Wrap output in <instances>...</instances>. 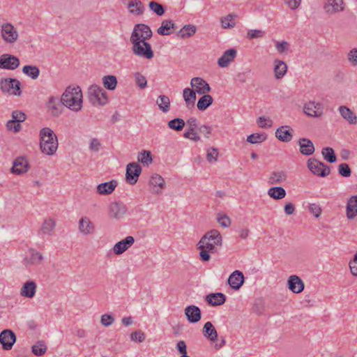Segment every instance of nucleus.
<instances>
[{"instance_id": "39448f33", "label": "nucleus", "mask_w": 357, "mask_h": 357, "mask_svg": "<svg viewBox=\"0 0 357 357\" xmlns=\"http://www.w3.org/2000/svg\"><path fill=\"white\" fill-rule=\"evenodd\" d=\"M130 43L132 44V51L134 54L147 60L153 58L154 53L150 43L146 41H132Z\"/></svg>"}, {"instance_id": "49530a36", "label": "nucleus", "mask_w": 357, "mask_h": 357, "mask_svg": "<svg viewBox=\"0 0 357 357\" xmlns=\"http://www.w3.org/2000/svg\"><path fill=\"white\" fill-rule=\"evenodd\" d=\"M236 15L234 14H229L225 17H222L220 19L221 26L223 29H231L234 28L236 25L234 18Z\"/></svg>"}, {"instance_id": "5701e85b", "label": "nucleus", "mask_w": 357, "mask_h": 357, "mask_svg": "<svg viewBox=\"0 0 357 357\" xmlns=\"http://www.w3.org/2000/svg\"><path fill=\"white\" fill-rule=\"evenodd\" d=\"M298 145L301 154L309 156L314 153L315 148L313 142L307 138H301L298 139Z\"/></svg>"}, {"instance_id": "ddd939ff", "label": "nucleus", "mask_w": 357, "mask_h": 357, "mask_svg": "<svg viewBox=\"0 0 357 357\" xmlns=\"http://www.w3.org/2000/svg\"><path fill=\"white\" fill-rule=\"evenodd\" d=\"M16 341L15 334L9 329H5L0 333V343L4 350H10Z\"/></svg>"}, {"instance_id": "a211bd4d", "label": "nucleus", "mask_w": 357, "mask_h": 357, "mask_svg": "<svg viewBox=\"0 0 357 357\" xmlns=\"http://www.w3.org/2000/svg\"><path fill=\"white\" fill-rule=\"evenodd\" d=\"M245 278L243 273L236 270L229 276L228 284L232 289L238 290L244 283Z\"/></svg>"}, {"instance_id": "7ed1b4c3", "label": "nucleus", "mask_w": 357, "mask_h": 357, "mask_svg": "<svg viewBox=\"0 0 357 357\" xmlns=\"http://www.w3.org/2000/svg\"><path fill=\"white\" fill-rule=\"evenodd\" d=\"M39 135L41 152L47 155H53L59 146L58 139L54 131L50 128H43Z\"/></svg>"}, {"instance_id": "774afa93", "label": "nucleus", "mask_w": 357, "mask_h": 357, "mask_svg": "<svg viewBox=\"0 0 357 357\" xmlns=\"http://www.w3.org/2000/svg\"><path fill=\"white\" fill-rule=\"evenodd\" d=\"M114 321V317L109 314H104L101 316L100 322L104 326H109Z\"/></svg>"}, {"instance_id": "4d7b16f0", "label": "nucleus", "mask_w": 357, "mask_h": 357, "mask_svg": "<svg viewBox=\"0 0 357 357\" xmlns=\"http://www.w3.org/2000/svg\"><path fill=\"white\" fill-rule=\"evenodd\" d=\"M218 156V149L215 148H209L207 149L206 159L210 163H214L217 161Z\"/></svg>"}, {"instance_id": "0e129e2a", "label": "nucleus", "mask_w": 357, "mask_h": 357, "mask_svg": "<svg viewBox=\"0 0 357 357\" xmlns=\"http://www.w3.org/2000/svg\"><path fill=\"white\" fill-rule=\"evenodd\" d=\"M6 127L8 130H13L15 132H19L22 128L20 123L13 119L7 122Z\"/></svg>"}, {"instance_id": "412c9836", "label": "nucleus", "mask_w": 357, "mask_h": 357, "mask_svg": "<svg viewBox=\"0 0 357 357\" xmlns=\"http://www.w3.org/2000/svg\"><path fill=\"white\" fill-rule=\"evenodd\" d=\"M78 229L84 236L92 235L95 232V226L88 217H82L79 219Z\"/></svg>"}, {"instance_id": "cd10ccee", "label": "nucleus", "mask_w": 357, "mask_h": 357, "mask_svg": "<svg viewBox=\"0 0 357 357\" xmlns=\"http://www.w3.org/2000/svg\"><path fill=\"white\" fill-rule=\"evenodd\" d=\"M346 215L349 220H353L357 216V195L351 196L347 204Z\"/></svg>"}, {"instance_id": "b1692460", "label": "nucleus", "mask_w": 357, "mask_h": 357, "mask_svg": "<svg viewBox=\"0 0 357 357\" xmlns=\"http://www.w3.org/2000/svg\"><path fill=\"white\" fill-rule=\"evenodd\" d=\"M43 255L40 252L34 249H31L29 255L24 259V264L26 266L38 265L43 261Z\"/></svg>"}, {"instance_id": "8fccbe9b", "label": "nucleus", "mask_w": 357, "mask_h": 357, "mask_svg": "<svg viewBox=\"0 0 357 357\" xmlns=\"http://www.w3.org/2000/svg\"><path fill=\"white\" fill-rule=\"evenodd\" d=\"M265 133H254L247 137V142L250 144H258L264 142L266 139Z\"/></svg>"}, {"instance_id": "052dcab7", "label": "nucleus", "mask_w": 357, "mask_h": 357, "mask_svg": "<svg viewBox=\"0 0 357 357\" xmlns=\"http://www.w3.org/2000/svg\"><path fill=\"white\" fill-rule=\"evenodd\" d=\"M138 160L143 164L149 165L152 161L151 152L149 151H144L138 155Z\"/></svg>"}, {"instance_id": "c9c22d12", "label": "nucleus", "mask_w": 357, "mask_h": 357, "mask_svg": "<svg viewBox=\"0 0 357 357\" xmlns=\"http://www.w3.org/2000/svg\"><path fill=\"white\" fill-rule=\"evenodd\" d=\"M273 70L275 78L280 79L286 74L287 66L284 61L276 59L274 61Z\"/></svg>"}, {"instance_id": "72a5a7b5", "label": "nucleus", "mask_w": 357, "mask_h": 357, "mask_svg": "<svg viewBox=\"0 0 357 357\" xmlns=\"http://www.w3.org/2000/svg\"><path fill=\"white\" fill-rule=\"evenodd\" d=\"M204 336L211 340L215 342L218 338V333L211 322H206L203 327Z\"/></svg>"}, {"instance_id": "a18cd8bd", "label": "nucleus", "mask_w": 357, "mask_h": 357, "mask_svg": "<svg viewBox=\"0 0 357 357\" xmlns=\"http://www.w3.org/2000/svg\"><path fill=\"white\" fill-rule=\"evenodd\" d=\"M287 179V174L284 171L273 172L269 178L271 184L281 183Z\"/></svg>"}, {"instance_id": "f8f14e48", "label": "nucleus", "mask_w": 357, "mask_h": 357, "mask_svg": "<svg viewBox=\"0 0 357 357\" xmlns=\"http://www.w3.org/2000/svg\"><path fill=\"white\" fill-rule=\"evenodd\" d=\"M141 172L142 168L139 164L136 162L129 163L126 167L127 181L131 185L136 183Z\"/></svg>"}, {"instance_id": "09e8293b", "label": "nucleus", "mask_w": 357, "mask_h": 357, "mask_svg": "<svg viewBox=\"0 0 357 357\" xmlns=\"http://www.w3.org/2000/svg\"><path fill=\"white\" fill-rule=\"evenodd\" d=\"M185 125V122L183 119L180 118H175L172 120H170L168 122V127L176 131H181L183 130Z\"/></svg>"}, {"instance_id": "aec40b11", "label": "nucleus", "mask_w": 357, "mask_h": 357, "mask_svg": "<svg viewBox=\"0 0 357 357\" xmlns=\"http://www.w3.org/2000/svg\"><path fill=\"white\" fill-rule=\"evenodd\" d=\"M61 98L56 96L49 98L47 102V107L53 116H59L62 113V105Z\"/></svg>"}, {"instance_id": "c03bdc74", "label": "nucleus", "mask_w": 357, "mask_h": 357, "mask_svg": "<svg viewBox=\"0 0 357 357\" xmlns=\"http://www.w3.org/2000/svg\"><path fill=\"white\" fill-rule=\"evenodd\" d=\"M102 84L108 90L113 91L117 85L116 77L114 75H106L102 77Z\"/></svg>"}, {"instance_id": "a878e982", "label": "nucleus", "mask_w": 357, "mask_h": 357, "mask_svg": "<svg viewBox=\"0 0 357 357\" xmlns=\"http://www.w3.org/2000/svg\"><path fill=\"white\" fill-rule=\"evenodd\" d=\"M236 53V50L234 48L226 50L218 60L219 66L221 68L227 67L234 60Z\"/></svg>"}, {"instance_id": "e2e57ef3", "label": "nucleus", "mask_w": 357, "mask_h": 357, "mask_svg": "<svg viewBox=\"0 0 357 357\" xmlns=\"http://www.w3.org/2000/svg\"><path fill=\"white\" fill-rule=\"evenodd\" d=\"M275 49L280 54L285 53L289 48V44L285 41H275Z\"/></svg>"}, {"instance_id": "9b49d317", "label": "nucleus", "mask_w": 357, "mask_h": 357, "mask_svg": "<svg viewBox=\"0 0 357 357\" xmlns=\"http://www.w3.org/2000/svg\"><path fill=\"white\" fill-rule=\"evenodd\" d=\"M304 113L311 117H319L324 112V106L321 102L310 101L304 105Z\"/></svg>"}, {"instance_id": "ea45409f", "label": "nucleus", "mask_w": 357, "mask_h": 357, "mask_svg": "<svg viewBox=\"0 0 357 357\" xmlns=\"http://www.w3.org/2000/svg\"><path fill=\"white\" fill-rule=\"evenodd\" d=\"M213 99L211 96L205 93L202 94V96L199 99L197 107L201 111H204L211 105H212Z\"/></svg>"}, {"instance_id": "0eeeda50", "label": "nucleus", "mask_w": 357, "mask_h": 357, "mask_svg": "<svg viewBox=\"0 0 357 357\" xmlns=\"http://www.w3.org/2000/svg\"><path fill=\"white\" fill-rule=\"evenodd\" d=\"M1 36L6 43L13 44L17 40L19 33L12 24L6 22L1 26Z\"/></svg>"}, {"instance_id": "473e14b6", "label": "nucleus", "mask_w": 357, "mask_h": 357, "mask_svg": "<svg viewBox=\"0 0 357 357\" xmlns=\"http://www.w3.org/2000/svg\"><path fill=\"white\" fill-rule=\"evenodd\" d=\"M116 186L117 182L114 180L102 183L97 186V192L100 195H109L114 190Z\"/></svg>"}, {"instance_id": "69168bd1", "label": "nucleus", "mask_w": 357, "mask_h": 357, "mask_svg": "<svg viewBox=\"0 0 357 357\" xmlns=\"http://www.w3.org/2000/svg\"><path fill=\"white\" fill-rule=\"evenodd\" d=\"M130 339L133 342H142L145 340V334L141 331H135L131 333Z\"/></svg>"}, {"instance_id": "f257e3e1", "label": "nucleus", "mask_w": 357, "mask_h": 357, "mask_svg": "<svg viewBox=\"0 0 357 357\" xmlns=\"http://www.w3.org/2000/svg\"><path fill=\"white\" fill-rule=\"evenodd\" d=\"M222 241V236L218 230L212 229L206 232L197 243V248L200 250L201 259L208 261L211 259L210 253L215 252V247L220 246Z\"/></svg>"}, {"instance_id": "bb28decb", "label": "nucleus", "mask_w": 357, "mask_h": 357, "mask_svg": "<svg viewBox=\"0 0 357 357\" xmlns=\"http://www.w3.org/2000/svg\"><path fill=\"white\" fill-rule=\"evenodd\" d=\"M292 129L288 126H282L275 131V137L281 142H289L292 139Z\"/></svg>"}, {"instance_id": "de8ad7c7", "label": "nucleus", "mask_w": 357, "mask_h": 357, "mask_svg": "<svg viewBox=\"0 0 357 357\" xmlns=\"http://www.w3.org/2000/svg\"><path fill=\"white\" fill-rule=\"evenodd\" d=\"M156 104L163 112H167L169 110L170 100L169 97L165 95L159 96Z\"/></svg>"}, {"instance_id": "5fc2aeb1", "label": "nucleus", "mask_w": 357, "mask_h": 357, "mask_svg": "<svg viewBox=\"0 0 357 357\" xmlns=\"http://www.w3.org/2000/svg\"><path fill=\"white\" fill-rule=\"evenodd\" d=\"M149 6L150 9L158 16H162L165 13L163 6L156 1H151Z\"/></svg>"}, {"instance_id": "e433bc0d", "label": "nucleus", "mask_w": 357, "mask_h": 357, "mask_svg": "<svg viewBox=\"0 0 357 357\" xmlns=\"http://www.w3.org/2000/svg\"><path fill=\"white\" fill-rule=\"evenodd\" d=\"M174 29V23L172 20H163L157 32L161 36L170 35Z\"/></svg>"}, {"instance_id": "423d86ee", "label": "nucleus", "mask_w": 357, "mask_h": 357, "mask_svg": "<svg viewBox=\"0 0 357 357\" xmlns=\"http://www.w3.org/2000/svg\"><path fill=\"white\" fill-rule=\"evenodd\" d=\"M152 36V31L150 27L144 24H137L134 26L131 33L130 42L146 41Z\"/></svg>"}, {"instance_id": "603ef678", "label": "nucleus", "mask_w": 357, "mask_h": 357, "mask_svg": "<svg viewBox=\"0 0 357 357\" xmlns=\"http://www.w3.org/2000/svg\"><path fill=\"white\" fill-rule=\"evenodd\" d=\"M32 352L36 356H42L47 351V346L43 341H38L36 344L32 346Z\"/></svg>"}, {"instance_id": "680f3d73", "label": "nucleus", "mask_w": 357, "mask_h": 357, "mask_svg": "<svg viewBox=\"0 0 357 357\" xmlns=\"http://www.w3.org/2000/svg\"><path fill=\"white\" fill-rule=\"evenodd\" d=\"M347 60L353 67H357V48H353L348 52Z\"/></svg>"}, {"instance_id": "6e6552de", "label": "nucleus", "mask_w": 357, "mask_h": 357, "mask_svg": "<svg viewBox=\"0 0 357 357\" xmlns=\"http://www.w3.org/2000/svg\"><path fill=\"white\" fill-rule=\"evenodd\" d=\"M21 84L16 79L7 78L0 82V87L3 92L8 93L10 95L20 96Z\"/></svg>"}, {"instance_id": "37998d69", "label": "nucleus", "mask_w": 357, "mask_h": 357, "mask_svg": "<svg viewBox=\"0 0 357 357\" xmlns=\"http://www.w3.org/2000/svg\"><path fill=\"white\" fill-rule=\"evenodd\" d=\"M22 72L33 79H36L40 75V70L36 66H24Z\"/></svg>"}, {"instance_id": "13d9d810", "label": "nucleus", "mask_w": 357, "mask_h": 357, "mask_svg": "<svg viewBox=\"0 0 357 357\" xmlns=\"http://www.w3.org/2000/svg\"><path fill=\"white\" fill-rule=\"evenodd\" d=\"M134 77H135L137 85L140 89H144L147 86V80H146V77L142 74L137 72V73H135Z\"/></svg>"}, {"instance_id": "1a4fd4ad", "label": "nucleus", "mask_w": 357, "mask_h": 357, "mask_svg": "<svg viewBox=\"0 0 357 357\" xmlns=\"http://www.w3.org/2000/svg\"><path fill=\"white\" fill-rule=\"evenodd\" d=\"M307 167L312 174L321 177L328 176L331 172L329 167L323 162L312 158L307 160Z\"/></svg>"}, {"instance_id": "a19ab883", "label": "nucleus", "mask_w": 357, "mask_h": 357, "mask_svg": "<svg viewBox=\"0 0 357 357\" xmlns=\"http://www.w3.org/2000/svg\"><path fill=\"white\" fill-rule=\"evenodd\" d=\"M268 195L274 199H282L286 196V191L282 187H272L268 189Z\"/></svg>"}, {"instance_id": "79ce46f5", "label": "nucleus", "mask_w": 357, "mask_h": 357, "mask_svg": "<svg viewBox=\"0 0 357 357\" xmlns=\"http://www.w3.org/2000/svg\"><path fill=\"white\" fill-rule=\"evenodd\" d=\"M125 212L124 206L119 203H112L109 206V213L112 218H118Z\"/></svg>"}, {"instance_id": "2f4dec72", "label": "nucleus", "mask_w": 357, "mask_h": 357, "mask_svg": "<svg viewBox=\"0 0 357 357\" xmlns=\"http://www.w3.org/2000/svg\"><path fill=\"white\" fill-rule=\"evenodd\" d=\"M183 98L188 108H192L196 100V93L192 89L185 88L183 91Z\"/></svg>"}, {"instance_id": "3c124183", "label": "nucleus", "mask_w": 357, "mask_h": 357, "mask_svg": "<svg viewBox=\"0 0 357 357\" xmlns=\"http://www.w3.org/2000/svg\"><path fill=\"white\" fill-rule=\"evenodd\" d=\"M321 153L323 155L324 158L328 162L333 163L336 161V155L334 153V151L332 148L326 147L324 148L321 151Z\"/></svg>"}, {"instance_id": "f704fd0d", "label": "nucleus", "mask_w": 357, "mask_h": 357, "mask_svg": "<svg viewBox=\"0 0 357 357\" xmlns=\"http://www.w3.org/2000/svg\"><path fill=\"white\" fill-rule=\"evenodd\" d=\"M129 12L135 15H140L144 13V6L140 0H131L128 3Z\"/></svg>"}, {"instance_id": "864d4df0", "label": "nucleus", "mask_w": 357, "mask_h": 357, "mask_svg": "<svg viewBox=\"0 0 357 357\" xmlns=\"http://www.w3.org/2000/svg\"><path fill=\"white\" fill-rule=\"evenodd\" d=\"M89 148L91 151L97 153L102 149V145L98 138L93 137L89 141Z\"/></svg>"}, {"instance_id": "338daca9", "label": "nucleus", "mask_w": 357, "mask_h": 357, "mask_svg": "<svg viewBox=\"0 0 357 357\" xmlns=\"http://www.w3.org/2000/svg\"><path fill=\"white\" fill-rule=\"evenodd\" d=\"M339 174L344 177H349L351 175V169L346 163H342L338 167Z\"/></svg>"}, {"instance_id": "c756f323", "label": "nucleus", "mask_w": 357, "mask_h": 357, "mask_svg": "<svg viewBox=\"0 0 357 357\" xmlns=\"http://www.w3.org/2000/svg\"><path fill=\"white\" fill-rule=\"evenodd\" d=\"M338 111L342 117L350 124L357 123L356 115L347 106H340Z\"/></svg>"}, {"instance_id": "9d476101", "label": "nucleus", "mask_w": 357, "mask_h": 357, "mask_svg": "<svg viewBox=\"0 0 357 357\" xmlns=\"http://www.w3.org/2000/svg\"><path fill=\"white\" fill-rule=\"evenodd\" d=\"M190 86L195 91V93L199 95L208 93L211 91V87L206 80L199 77H195L191 79Z\"/></svg>"}, {"instance_id": "c85d7f7f", "label": "nucleus", "mask_w": 357, "mask_h": 357, "mask_svg": "<svg viewBox=\"0 0 357 357\" xmlns=\"http://www.w3.org/2000/svg\"><path fill=\"white\" fill-rule=\"evenodd\" d=\"M150 185L152 188V192L159 194L161 192L162 189L165 188V182L161 176L153 174L150 178Z\"/></svg>"}, {"instance_id": "393cba45", "label": "nucleus", "mask_w": 357, "mask_h": 357, "mask_svg": "<svg viewBox=\"0 0 357 357\" xmlns=\"http://www.w3.org/2000/svg\"><path fill=\"white\" fill-rule=\"evenodd\" d=\"M185 314L190 323H197L201 319V310L196 305H189L185 309Z\"/></svg>"}, {"instance_id": "7c9ffc66", "label": "nucleus", "mask_w": 357, "mask_h": 357, "mask_svg": "<svg viewBox=\"0 0 357 357\" xmlns=\"http://www.w3.org/2000/svg\"><path fill=\"white\" fill-rule=\"evenodd\" d=\"M206 301L212 306L220 305L226 301V296L222 293H211L206 296Z\"/></svg>"}, {"instance_id": "20e7f679", "label": "nucleus", "mask_w": 357, "mask_h": 357, "mask_svg": "<svg viewBox=\"0 0 357 357\" xmlns=\"http://www.w3.org/2000/svg\"><path fill=\"white\" fill-rule=\"evenodd\" d=\"M88 97L93 106H103L108 102L107 93L97 84L89 87Z\"/></svg>"}, {"instance_id": "f3484780", "label": "nucleus", "mask_w": 357, "mask_h": 357, "mask_svg": "<svg viewBox=\"0 0 357 357\" xmlns=\"http://www.w3.org/2000/svg\"><path fill=\"white\" fill-rule=\"evenodd\" d=\"M36 289L37 284L36 282L33 280H27L22 284L20 290V294L24 298L31 299L36 295Z\"/></svg>"}, {"instance_id": "dca6fc26", "label": "nucleus", "mask_w": 357, "mask_h": 357, "mask_svg": "<svg viewBox=\"0 0 357 357\" xmlns=\"http://www.w3.org/2000/svg\"><path fill=\"white\" fill-rule=\"evenodd\" d=\"M134 243V238L132 236H128L124 239L115 243L112 248V251L115 255H120L130 248Z\"/></svg>"}, {"instance_id": "58836bf2", "label": "nucleus", "mask_w": 357, "mask_h": 357, "mask_svg": "<svg viewBox=\"0 0 357 357\" xmlns=\"http://www.w3.org/2000/svg\"><path fill=\"white\" fill-rule=\"evenodd\" d=\"M55 227V221L52 218L45 219L40 227L39 234L50 235Z\"/></svg>"}, {"instance_id": "4be33fe9", "label": "nucleus", "mask_w": 357, "mask_h": 357, "mask_svg": "<svg viewBox=\"0 0 357 357\" xmlns=\"http://www.w3.org/2000/svg\"><path fill=\"white\" fill-rule=\"evenodd\" d=\"M325 11L329 14L342 12L344 10L343 0H326L324 6Z\"/></svg>"}, {"instance_id": "6e6d98bb", "label": "nucleus", "mask_w": 357, "mask_h": 357, "mask_svg": "<svg viewBox=\"0 0 357 357\" xmlns=\"http://www.w3.org/2000/svg\"><path fill=\"white\" fill-rule=\"evenodd\" d=\"M217 221L222 227L225 228L229 227L231 222L230 218L227 215L223 213H218L217 215Z\"/></svg>"}, {"instance_id": "6ab92c4d", "label": "nucleus", "mask_w": 357, "mask_h": 357, "mask_svg": "<svg viewBox=\"0 0 357 357\" xmlns=\"http://www.w3.org/2000/svg\"><path fill=\"white\" fill-rule=\"evenodd\" d=\"M287 286L289 289L294 294L301 293L305 287L304 282L298 276L296 275H292L289 277L287 280Z\"/></svg>"}, {"instance_id": "4c0bfd02", "label": "nucleus", "mask_w": 357, "mask_h": 357, "mask_svg": "<svg viewBox=\"0 0 357 357\" xmlns=\"http://www.w3.org/2000/svg\"><path fill=\"white\" fill-rule=\"evenodd\" d=\"M196 26L193 24L183 26L178 31V36L183 39L192 36L196 33Z\"/></svg>"}, {"instance_id": "f03ea898", "label": "nucleus", "mask_w": 357, "mask_h": 357, "mask_svg": "<svg viewBox=\"0 0 357 357\" xmlns=\"http://www.w3.org/2000/svg\"><path fill=\"white\" fill-rule=\"evenodd\" d=\"M61 103L73 112L80 111L83 106V96L79 86H69L61 97Z\"/></svg>"}, {"instance_id": "2eb2a0df", "label": "nucleus", "mask_w": 357, "mask_h": 357, "mask_svg": "<svg viewBox=\"0 0 357 357\" xmlns=\"http://www.w3.org/2000/svg\"><path fill=\"white\" fill-rule=\"evenodd\" d=\"M29 165L28 160L24 157L17 158L11 167V172L16 175H21L28 172Z\"/></svg>"}, {"instance_id": "bf43d9fd", "label": "nucleus", "mask_w": 357, "mask_h": 357, "mask_svg": "<svg viewBox=\"0 0 357 357\" xmlns=\"http://www.w3.org/2000/svg\"><path fill=\"white\" fill-rule=\"evenodd\" d=\"M257 122L261 128H268L273 126V121L268 117L259 116Z\"/></svg>"}, {"instance_id": "4468645a", "label": "nucleus", "mask_w": 357, "mask_h": 357, "mask_svg": "<svg viewBox=\"0 0 357 357\" xmlns=\"http://www.w3.org/2000/svg\"><path fill=\"white\" fill-rule=\"evenodd\" d=\"M19 66L20 61L15 56L5 54L0 56V68L15 70Z\"/></svg>"}]
</instances>
